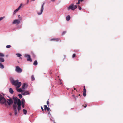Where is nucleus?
Returning a JSON list of instances; mask_svg holds the SVG:
<instances>
[{"mask_svg": "<svg viewBox=\"0 0 123 123\" xmlns=\"http://www.w3.org/2000/svg\"><path fill=\"white\" fill-rule=\"evenodd\" d=\"M11 81L13 85H15L18 88H19L21 85V83L18 82V80H14L12 79H11Z\"/></svg>", "mask_w": 123, "mask_h": 123, "instance_id": "obj_1", "label": "nucleus"}, {"mask_svg": "<svg viewBox=\"0 0 123 123\" xmlns=\"http://www.w3.org/2000/svg\"><path fill=\"white\" fill-rule=\"evenodd\" d=\"M77 7V5H74V4H71L68 8V10H69L70 9L72 10H74Z\"/></svg>", "mask_w": 123, "mask_h": 123, "instance_id": "obj_2", "label": "nucleus"}, {"mask_svg": "<svg viewBox=\"0 0 123 123\" xmlns=\"http://www.w3.org/2000/svg\"><path fill=\"white\" fill-rule=\"evenodd\" d=\"M6 102V100L4 96L0 94V102L2 104L5 103Z\"/></svg>", "mask_w": 123, "mask_h": 123, "instance_id": "obj_3", "label": "nucleus"}, {"mask_svg": "<svg viewBox=\"0 0 123 123\" xmlns=\"http://www.w3.org/2000/svg\"><path fill=\"white\" fill-rule=\"evenodd\" d=\"M17 104L18 105V111H19L21 109V101L19 99H18V100Z\"/></svg>", "mask_w": 123, "mask_h": 123, "instance_id": "obj_4", "label": "nucleus"}, {"mask_svg": "<svg viewBox=\"0 0 123 123\" xmlns=\"http://www.w3.org/2000/svg\"><path fill=\"white\" fill-rule=\"evenodd\" d=\"M24 55L25 57H27V61H30V62L32 61V60L30 56L29 55L26 54Z\"/></svg>", "mask_w": 123, "mask_h": 123, "instance_id": "obj_5", "label": "nucleus"}, {"mask_svg": "<svg viewBox=\"0 0 123 123\" xmlns=\"http://www.w3.org/2000/svg\"><path fill=\"white\" fill-rule=\"evenodd\" d=\"M16 71L17 72L20 73L22 72V70L18 66H16Z\"/></svg>", "mask_w": 123, "mask_h": 123, "instance_id": "obj_6", "label": "nucleus"}, {"mask_svg": "<svg viewBox=\"0 0 123 123\" xmlns=\"http://www.w3.org/2000/svg\"><path fill=\"white\" fill-rule=\"evenodd\" d=\"M45 3H43L42 5V6H41V11L40 12H38L37 13V14L38 15H40L42 13V12H43V11L44 9V4Z\"/></svg>", "mask_w": 123, "mask_h": 123, "instance_id": "obj_7", "label": "nucleus"}, {"mask_svg": "<svg viewBox=\"0 0 123 123\" xmlns=\"http://www.w3.org/2000/svg\"><path fill=\"white\" fill-rule=\"evenodd\" d=\"M7 102L8 103L9 105H10L11 104H12L13 103V101L12 99H8L7 100Z\"/></svg>", "mask_w": 123, "mask_h": 123, "instance_id": "obj_8", "label": "nucleus"}, {"mask_svg": "<svg viewBox=\"0 0 123 123\" xmlns=\"http://www.w3.org/2000/svg\"><path fill=\"white\" fill-rule=\"evenodd\" d=\"M22 4H21L20 5V6L18 7V8H17V9L15 10L13 12L14 14H15L16 12L18 11L20 9V8L21 7Z\"/></svg>", "mask_w": 123, "mask_h": 123, "instance_id": "obj_9", "label": "nucleus"}, {"mask_svg": "<svg viewBox=\"0 0 123 123\" xmlns=\"http://www.w3.org/2000/svg\"><path fill=\"white\" fill-rule=\"evenodd\" d=\"M20 23V21L18 19H16L14 20L13 22V24H19Z\"/></svg>", "mask_w": 123, "mask_h": 123, "instance_id": "obj_10", "label": "nucleus"}, {"mask_svg": "<svg viewBox=\"0 0 123 123\" xmlns=\"http://www.w3.org/2000/svg\"><path fill=\"white\" fill-rule=\"evenodd\" d=\"M18 98L17 97H15L13 98L14 102L15 104H17L18 103L17 102Z\"/></svg>", "mask_w": 123, "mask_h": 123, "instance_id": "obj_11", "label": "nucleus"}, {"mask_svg": "<svg viewBox=\"0 0 123 123\" xmlns=\"http://www.w3.org/2000/svg\"><path fill=\"white\" fill-rule=\"evenodd\" d=\"M22 94L23 95H29V92L28 91H26L24 92H22Z\"/></svg>", "mask_w": 123, "mask_h": 123, "instance_id": "obj_12", "label": "nucleus"}, {"mask_svg": "<svg viewBox=\"0 0 123 123\" xmlns=\"http://www.w3.org/2000/svg\"><path fill=\"white\" fill-rule=\"evenodd\" d=\"M60 39L59 38H53L51 39L50 40L51 41H58Z\"/></svg>", "mask_w": 123, "mask_h": 123, "instance_id": "obj_13", "label": "nucleus"}, {"mask_svg": "<svg viewBox=\"0 0 123 123\" xmlns=\"http://www.w3.org/2000/svg\"><path fill=\"white\" fill-rule=\"evenodd\" d=\"M66 20L67 21H69L70 20V17L69 15H68L66 18Z\"/></svg>", "mask_w": 123, "mask_h": 123, "instance_id": "obj_14", "label": "nucleus"}, {"mask_svg": "<svg viewBox=\"0 0 123 123\" xmlns=\"http://www.w3.org/2000/svg\"><path fill=\"white\" fill-rule=\"evenodd\" d=\"M9 92L11 94H12L14 93V91L13 89L10 88L9 89Z\"/></svg>", "mask_w": 123, "mask_h": 123, "instance_id": "obj_15", "label": "nucleus"}, {"mask_svg": "<svg viewBox=\"0 0 123 123\" xmlns=\"http://www.w3.org/2000/svg\"><path fill=\"white\" fill-rule=\"evenodd\" d=\"M26 84L25 83H24L22 86V88L23 89H25V86Z\"/></svg>", "mask_w": 123, "mask_h": 123, "instance_id": "obj_16", "label": "nucleus"}, {"mask_svg": "<svg viewBox=\"0 0 123 123\" xmlns=\"http://www.w3.org/2000/svg\"><path fill=\"white\" fill-rule=\"evenodd\" d=\"M0 68L2 69H3L4 68V66L1 63H0Z\"/></svg>", "mask_w": 123, "mask_h": 123, "instance_id": "obj_17", "label": "nucleus"}, {"mask_svg": "<svg viewBox=\"0 0 123 123\" xmlns=\"http://www.w3.org/2000/svg\"><path fill=\"white\" fill-rule=\"evenodd\" d=\"M23 111L24 114L25 115L26 114L27 112V111L26 110H25L24 109H23Z\"/></svg>", "mask_w": 123, "mask_h": 123, "instance_id": "obj_18", "label": "nucleus"}, {"mask_svg": "<svg viewBox=\"0 0 123 123\" xmlns=\"http://www.w3.org/2000/svg\"><path fill=\"white\" fill-rule=\"evenodd\" d=\"M5 61L4 59L2 58H0V62H3Z\"/></svg>", "mask_w": 123, "mask_h": 123, "instance_id": "obj_19", "label": "nucleus"}, {"mask_svg": "<svg viewBox=\"0 0 123 123\" xmlns=\"http://www.w3.org/2000/svg\"><path fill=\"white\" fill-rule=\"evenodd\" d=\"M17 106L16 105H14L13 106V108L14 110H17L16 108Z\"/></svg>", "mask_w": 123, "mask_h": 123, "instance_id": "obj_20", "label": "nucleus"}, {"mask_svg": "<svg viewBox=\"0 0 123 123\" xmlns=\"http://www.w3.org/2000/svg\"><path fill=\"white\" fill-rule=\"evenodd\" d=\"M37 64V62L36 60H35L34 62L33 65H36Z\"/></svg>", "mask_w": 123, "mask_h": 123, "instance_id": "obj_21", "label": "nucleus"}, {"mask_svg": "<svg viewBox=\"0 0 123 123\" xmlns=\"http://www.w3.org/2000/svg\"><path fill=\"white\" fill-rule=\"evenodd\" d=\"M4 56V54L0 53V57H3Z\"/></svg>", "mask_w": 123, "mask_h": 123, "instance_id": "obj_22", "label": "nucleus"}, {"mask_svg": "<svg viewBox=\"0 0 123 123\" xmlns=\"http://www.w3.org/2000/svg\"><path fill=\"white\" fill-rule=\"evenodd\" d=\"M16 55L17 57H20L22 56V55L21 54L19 53H17L16 54Z\"/></svg>", "mask_w": 123, "mask_h": 123, "instance_id": "obj_23", "label": "nucleus"}, {"mask_svg": "<svg viewBox=\"0 0 123 123\" xmlns=\"http://www.w3.org/2000/svg\"><path fill=\"white\" fill-rule=\"evenodd\" d=\"M17 91L19 92H20L23 91L22 90L21 88H19L17 90Z\"/></svg>", "mask_w": 123, "mask_h": 123, "instance_id": "obj_24", "label": "nucleus"}, {"mask_svg": "<svg viewBox=\"0 0 123 123\" xmlns=\"http://www.w3.org/2000/svg\"><path fill=\"white\" fill-rule=\"evenodd\" d=\"M44 109L45 110H47V108H48L47 107V106L46 105H44Z\"/></svg>", "mask_w": 123, "mask_h": 123, "instance_id": "obj_25", "label": "nucleus"}, {"mask_svg": "<svg viewBox=\"0 0 123 123\" xmlns=\"http://www.w3.org/2000/svg\"><path fill=\"white\" fill-rule=\"evenodd\" d=\"M47 111L48 112V114L50 113V111H51V110L49 108H48L47 109Z\"/></svg>", "mask_w": 123, "mask_h": 123, "instance_id": "obj_26", "label": "nucleus"}, {"mask_svg": "<svg viewBox=\"0 0 123 123\" xmlns=\"http://www.w3.org/2000/svg\"><path fill=\"white\" fill-rule=\"evenodd\" d=\"M83 0H79L78 1V2L77 3V4H79L80 3V2H82Z\"/></svg>", "mask_w": 123, "mask_h": 123, "instance_id": "obj_27", "label": "nucleus"}, {"mask_svg": "<svg viewBox=\"0 0 123 123\" xmlns=\"http://www.w3.org/2000/svg\"><path fill=\"white\" fill-rule=\"evenodd\" d=\"M72 96L74 98L75 100H76V98H77V96H75L74 95H72Z\"/></svg>", "mask_w": 123, "mask_h": 123, "instance_id": "obj_28", "label": "nucleus"}, {"mask_svg": "<svg viewBox=\"0 0 123 123\" xmlns=\"http://www.w3.org/2000/svg\"><path fill=\"white\" fill-rule=\"evenodd\" d=\"M18 96L20 99L22 97V96L21 94H18Z\"/></svg>", "mask_w": 123, "mask_h": 123, "instance_id": "obj_29", "label": "nucleus"}, {"mask_svg": "<svg viewBox=\"0 0 123 123\" xmlns=\"http://www.w3.org/2000/svg\"><path fill=\"white\" fill-rule=\"evenodd\" d=\"M31 79L33 81L35 80V78L34 76L33 75H32L31 77Z\"/></svg>", "mask_w": 123, "mask_h": 123, "instance_id": "obj_30", "label": "nucleus"}, {"mask_svg": "<svg viewBox=\"0 0 123 123\" xmlns=\"http://www.w3.org/2000/svg\"><path fill=\"white\" fill-rule=\"evenodd\" d=\"M83 96H86V92H83Z\"/></svg>", "mask_w": 123, "mask_h": 123, "instance_id": "obj_31", "label": "nucleus"}, {"mask_svg": "<svg viewBox=\"0 0 123 123\" xmlns=\"http://www.w3.org/2000/svg\"><path fill=\"white\" fill-rule=\"evenodd\" d=\"M22 107L23 108H24V104L23 102V101L22 102Z\"/></svg>", "mask_w": 123, "mask_h": 123, "instance_id": "obj_32", "label": "nucleus"}, {"mask_svg": "<svg viewBox=\"0 0 123 123\" xmlns=\"http://www.w3.org/2000/svg\"><path fill=\"white\" fill-rule=\"evenodd\" d=\"M14 111H15V113H14L15 114V115H16L17 114V110H14Z\"/></svg>", "mask_w": 123, "mask_h": 123, "instance_id": "obj_33", "label": "nucleus"}, {"mask_svg": "<svg viewBox=\"0 0 123 123\" xmlns=\"http://www.w3.org/2000/svg\"><path fill=\"white\" fill-rule=\"evenodd\" d=\"M76 56V54H73L72 55V57L74 58Z\"/></svg>", "mask_w": 123, "mask_h": 123, "instance_id": "obj_34", "label": "nucleus"}, {"mask_svg": "<svg viewBox=\"0 0 123 123\" xmlns=\"http://www.w3.org/2000/svg\"><path fill=\"white\" fill-rule=\"evenodd\" d=\"M11 47L10 45H7L6 46V47L7 48H10Z\"/></svg>", "mask_w": 123, "mask_h": 123, "instance_id": "obj_35", "label": "nucleus"}, {"mask_svg": "<svg viewBox=\"0 0 123 123\" xmlns=\"http://www.w3.org/2000/svg\"><path fill=\"white\" fill-rule=\"evenodd\" d=\"M78 9H79L80 10H81V9H82V8H81V7L80 6H78Z\"/></svg>", "mask_w": 123, "mask_h": 123, "instance_id": "obj_36", "label": "nucleus"}, {"mask_svg": "<svg viewBox=\"0 0 123 123\" xmlns=\"http://www.w3.org/2000/svg\"><path fill=\"white\" fill-rule=\"evenodd\" d=\"M4 18V17H0V21L2 20Z\"/></svg>", "mask_w": 123, "mask_h": 123, "instance_id": "obj_37", "label": "nucleus"}, {"mask_svg": "<svg viewBox=\"0 0 123 123\" xmlns=\"http://www.w3.org/2000/svg\"><path fill=\"white\" fill-rule=\"evenodd\" d=\"M86 103L85 104L86 105L84 106V107L85 108L87 106V104H86V103Z\"/></svg>", "mask_w": 123, "mask_h": 123, "instance_id": "obj_38", "label": "nucleus"}, {"mask_svg": "<svg viewBox=\"0 0 123 123\" xmlns=\"http://www.w3.org/2000/svg\"><path fill=\"white\" fill-rule=\"evenodd\" d=\"M86 90L85 89H83V92H86Z\"/></svg>", "mask_w": 123, "mask_h": 123, "instance_id": "obj_39", "label": "nucleus"}, {"mask_svg": "<svg viewBox=\"0 0 123 123\" xmlns=\"http://www.w3.org/2000/svg\"><path fill=\"white\" fill-rule=\"evenodd\" d=\"M66 33V32L65 31L63 32L62 34V35H64Z\"/></svg>", "mask_w": 123, "mask_h": 123, "instance_id": "obj_40", "label": "nucleus"}, {"mask_svg": "<svg viewBox=\"0 0 123 123\" xmlns=\"http://www.w3.org/2000/svg\"><path fill=\"white\" fill-rule=\"evenodd\" d=\"M49 99L47 101V104L48 105L49 104V102L48 101Z\"/></svg>", "mask_w": 123, "mask_h": 123, "instance_id": "obj_41", "label": "nucleus"}, {"mask_svg": "<svg viewBox=\"0 0 123 123\" xmlns=\"http://www.w3.org/2000/svg\"><path fill=\"white\" fill-rule=\"evenodd\" d=\"M41 109L43 111L44 110L43 109V107H42V106H41Z\"/></svg>", "mask_w": 123, "mask_h": 123, "instance_id": "obj_42", "label": "nucleus"}, {"mask_svg": "<svg viewBox=\"0 0 123 123\" xmlns=\"http://www.w3.org/2000/svg\"><path fill=\"white\" fill-rule=\"evenodd\" d=\"M24 99H22V101H23V102L24 103Z\"/></svg>", "mask_w": 123, "mask_h": 123, "instance_id": "obj_43", "label": "nucleus"}, {"mask_svg": "<svg viewBox=\"0 0 123 123\" xmlns=\"http://www.w3.org/2000/svg\"><path fill=\"white\" fill-rule=\"evenodd\" d=\"M55 0H51L52 2H54Z\"/></svg>", "mask_w": 123, "mask_h": 123, "instance_id": "obj_44", "label": "nucleus"}, {"mask_svg": "<svg viewBox=\"0 0 123 123\" xmlns=\"http://www.w3.org/2000/svg\"><path fill=\"white\" fill-rule=\"evenodd\" d=\"M27 0V3L28 4L29 2V0Z\"/></svg>", "mask_w": 123, "mask_h": 123, "instance_id": "obj_45", "label": "nucleus"}, {"mask_svg": "<svg viewBox=\"0 0 123 123\" xmlns=\"http://www.w3.org/2000/svg\"><path fill=\"white\" fill-rule=\"evenodd\" d=\"M74 90H76V89L75 88H74Z\"/></svg>", "mask_w": 123, "mask_h": 123, "instance_id": "obj_46", "label": "nucleus"}, {"mask_svg": "<svg viewBox=\"0 0 123 123\" xmlns=\"http://www.w3.org/2000/svg\"><path fill=\"white\" fill-rule=\"evenodd\" d=\"M83 88H84V89H85V86H84Z\"/></svg>", "mask_w": 123, "mask_h": 123, "instance_id": "obj_47", "label": "nucleus"}, {"mask_svg": "<svg viewBox=\"0 0 123 123\" xmlns=\"http://www.w3.org/2000/svg\"><path fill=\"white\" fill-rule=\"evenodd\" d=\"M62 84V83H60V84Z\"/></svg>", "mask_w": 123, "mask_h": 123, "instance_id": "obj_48", "label": "nucleus"}, {"mask_svg": "<svg viewBox=\"0 0 123 123\" xmlns=\"http://www.w3.org/2000/svg\"><path fill=\"white\" fill-rule=\"evenodd\" d=\"M79 96H80L81 95L80 94H79Z\"/></svg>", "mask_w": 123, "mask_h": 123, "instance_id": "obj_49", "label": "nucleus"}, {"mask_svg": "<svg viewBox=\"0 0 123 123\" xmlns=\"http://www.w3.org/2000/svg\"><path fill=\"white\" fill-rule=\"evenodd\" d=\"M6 56L7 57H8V55H6Z\"/></svg>", "mask_w": 123, "mask_h": 123, "instance_id": "obj_50", "label": "nucleus"}, {"mask_svg": "<svg viewBox=\"0 0 123 123\" xmlns=\"http://www.w3.org/2000/svg\"><path fill=\"white\" fill-rule=\"evenodd\" d=\"M20 16V15H19L18 16V17H19V16Z\"/></svg>", "mask_w": 123, "mask_h": 123, "instance_id": "obj_51", "label": "nucleus"}, {"mask_svg": "<svg viewBox=\"0 0 123 123\" xmlns=\"http://www.w3.org/2000/svg\"><path fill=\"white\" fill-rule=\"evenodd\" d=\"M60 41L61 42L62 41V40H60Z\"/></svg>", "mask_w": 123, "mask_h": 123, "instance_id": "obj_52", "label": "nucleus"}, {"mask_svg": "<svg viewBox=\"0 0 123 123\" xmlns=\"http://www.w3.org/2000/svg\"><path fill=\"white\" fill-rule=\"evenodd\" d=\"M32 0V1H34V0Z\"/></svg>", "mask_w": 123, "mask_h": 123, "instance_id": "obj_53", "label": "nucleus"}, {"mask_svg": "<svg viewBox=\"0 0 123 123\" xmlns=\"http://www.w3.org/2000/svg\"><path fill=\"white\" fill-rule=\"evenodd\" d=\"M76 91H77V90H76Z\"/></svg>", "mask_w": 123, "mask_h": 123, "instance_id": "obj_54", "label": "nucleus"}, {"mask_svg": "<svg viewBox=\"0 0 123 123\" xmlns=\"http://www.w3.org/2000/svg\"><path fill=\"white\" fill-rule=\"evenodd\" d=\"M83 106H84V105H83Z\"/></svg>", "mask_w": 123, "mask_h": 123, "instance_id": "obj_55", "label": "nucleus"}]
</instances>
